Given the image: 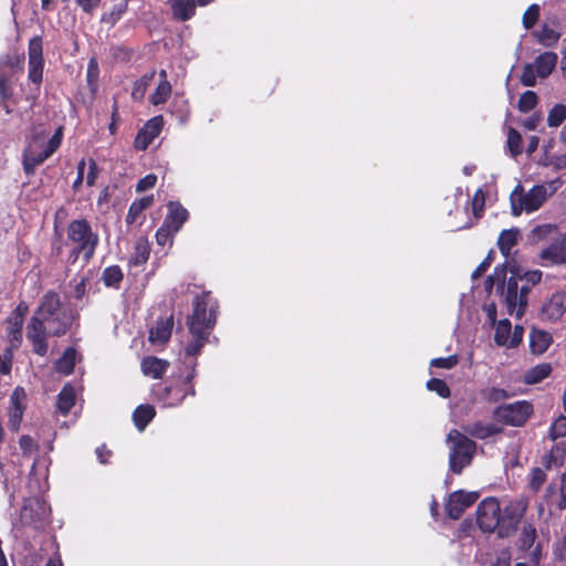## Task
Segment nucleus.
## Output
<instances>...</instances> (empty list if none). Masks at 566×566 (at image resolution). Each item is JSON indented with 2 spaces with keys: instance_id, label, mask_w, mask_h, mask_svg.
<instances>
[{
  "instance_id": "nucleus-25",
  "label": "nucleus",
  "mask_w": 566,
  "mask_h": 566,
  "mask_svg": "<svg viewBox=\"0 0 566 566\" xmlns=\"http://www.w3.org/2000/svg\"><path fill=\"white\" fill-rule=\"evenodd\" d=\"M22 326L23 323H21L20 316L18 317H9L7 319V338L10 343V348H17L21 340H22Z\"/></svg>"
},
{
  "instance_id": "nucleus-55",
  "label": "nucleus",
  "mask_w": 566,
  "mask_h": 566,
  "mask_svg": "<svg viewBox=\"0 0 566 566\" xmlns=\"http://www.w3.org/2000/svg\"><path fill=\"white\" fill-rule=\"evenodd\" d=\"M459 359L455 355L443 358H434L430 361L431 367L451 369L458 364Z\"/></svg>"
},
{
  "instance_id": "nucleus-43",
  "label": "nucleus",
  "mask_w": 566,
  "mask_h": 566,
  "mask_svg": "<svg viewBox=\"0 0 566 566\" xmlns=\"http://www.w3.org/2000/svg\"><path fill=\"white\" fill-rule=\"evenodd\" d=\"M155 73H150V74H147V75H144L139 81H137L133 87V91H132V97L136 101H139L144 97L145 95V92L150 83V81L153 80Z\"/></svg>"
},
{
  "instance_id": "nucleus-28",
  "label": "nucleus",
  "mask_w": 566,
  "mask_h": 566,
  "mask_svg": "<svg viewBox=\"0 0 566 566\" xmlns=\"http://www.w3.org/2000/svg\"><path fill=\"white\" fill-rule=\"evenodd\" d=\"M467 432L478 439H485L500 433L501 428L494 423L484 424L482 422H475L467 428Z\"/></svg>"
},
{
  "instance_id": "nucleus-24",
  "label": "nucleus",
  "mask_w": 566,
  "mask_h": 566,
  "mask_svg": "<svg viewBox=\"0 0 566 566\" xmlns=\"http://www.w3.org/2000/svg\"><path fill=\"white\" fill-rule=\"evenodd\" d=\"M557 54L554 52H544L536 57L534 66L539 77H547L555 69L557 63Z\"/></svg>"
},
{
  "instance_id": "nucleus-57",
  "label": "nucleus",
  "mask_w": 566,
  "mask_h": 566,
  "mask_svg": "<svg viewBox=\"0 0 566 566\" xmlns=\"http://www.w3.org/2000/svg\"><path fill=\"white\" fill-rule=\"evenodd\" d=\"M555 230H556V228L553 224H543V226H537L536 228H534L532 231V234L534 238L539 240V239H543V238L552 234L553 232H555Z\"/></svg>"
},
{
  "instance_id": "nucleus-51",
  "label": "nucleus",
  "mask_w": 566,
  "mask_h": 566,
  "mask_svg": "<svg viewBox=\"0 0 566 566\" xmlns=\"http://www.w3.org/2000/svg\"><path fill=\"white\" fill-rule=\"evenodd\" d=\"M43 61H29V78L35 84L41 83Z\"/></svg>"
},
{
  "instance_id": "nucleus-62",
  "label": "nucleus",
  "mask_w": 566,
  "mask_h": 566,
  "mask_svg": "<svg viewBox=\"0 0 566 566\" xmlns=\"http://www.w3.org/2000/svg\"><path fill=\"white\" fill-rule=\"evenodd\" d=\"M490 260L486 259L484 260L476 269L475 271H473L472 273V279L473 280H476L478 277H480L486 270L490 266Z\"/></svg>"
},
{
  "instance_id": "nucleus-44",
  "label": "nucleus",
  "mask_w": 566,
  "mask_h": 566,
  "mask_svg": "<svg viewBox=\"0 0 566 566\" xmlns=\"http://www.w3.org/2000/svg\"><path fill=\"white\" fill-rule=\"evenodd\" d=\"M150 249L147 241H138L135 247L133 263L135 265L144 264L149 258Z\"/></svg>"
},
{
  "instance_id": "nucleus-1",
  "label": "nucleus",
  "mask_w": 566,
  "mask_h": 566,
  "mask_svg": "<svg viewBox=\"0 0 566 566\" xmlns=\"http://www.w3.org/2000/svg\"><path fill=\"white\" fill-rule=\"evenodd\" d=\"M72 322L73 314L61 304L60 297L54 293L45 294L27 327V336L33 345V350L44 356L48 352L46 338L64 335Z\"/></svg>"
},
{
  "instance_id": "nucleus-2",
  "label": "nucleus",
  "mask_w": 566,
  "mask_h": 566,
  "mask_svg": "<svg viewBox=\"0 0 566 566\" xmlns=\"http://www.w3.org/2000/svg\"><path fill=\"white\" fill-rule=\"evenodd\" d=\"M506 272L503 268H496L494 273L486 280L488 287L494 284H502V295L506 311L511 316L521 318L527 306V294L531 286L537 284L542 279L539 270L528 271L524 274L527 284L518 285L517 279L513 275L504 284Z\"/></svg>"
},
{
  "instance_id": "nucleus-9",
  "label": "nucleus",
  "mask_w": 566,
  "mask_h": 566,
  "mask_svg": "<svg viewBox=\"0 0 566 566\" xmlns=\"http://www.w3.org/2000/svg\"><path fill=\"white\" fill-rule=\"evenodd\" d=\"M527 507L528 500L523 496L509 502L504 507L503 513L501 512V528L499 531L500 537H510L515 533Z\"/></svg>"
},
{
  "instance_id": "nucleus-45",
  "label": "nucleus",
  "mask_w": 566,
  "mask_h": 566,
  "mask_svg": "<svg viewBox=\"0 0 566 566\" xmlns=\"http://www.w3.org/2000/svg\"><path fill=\"white\" fill-rule=\"evenodd\" d=\"M539 18V7L537 4H532L527 8V10L523 14V27L526 30H530L535 25Z\"/></svg>"
},
{
  "instance_id": "nucleus-41",
  "label": "nucleus",
  "mask_w": 566,
  "mask_h": 566,
  "mask_svg": "<svg viewBox=\"0 0 566 566\" xmlns=\"http://www.w3.org/2000/svg\"><path fill=\"white\" fill-rule=\"evenodd\" d=\"M166 394L168 396L167 406L172 407L178 406L187 395L193 396L195 390L192 387H190L187 391H182L181 389L178 388H167Z\"/></svg>"
},
{
  "instance_id": "nucleus-11",
  "label": "nucleus",
  "mask_w": 566,
  "mask_h": 566,
  "mask_svg": "<svg viewBox=\"0 0 566 566\" xmlns=\"http://www.w3.org/2000/svg\"><path fill=\"white\" fill-rule=\"evenodd\" d=\"M478 499L479 493L476 492L455 491L450 494L446 511L451 518L458 520Z\"/></svg>"
},
{
  "instance_id": "nucleus-3",
  "label": "nucleus",
  "mask_w": 566,
  "mask_h": 566,
  "mask_svg": "<svg viewBox=\"0 0 566 566\" xmlns=\"http://www.w3.org/2000/svg\"><path fill=\"white\" fill-rule=\"evenodd\" d=\"M559 185V180L551 181L547 185H535L527 192L523 191L522 186H516L511 193L513 214L520 216L522 212L532 213L538 210L547 198L556 192Z\"/></svg>"
},
{
  "instance_id": "nucleus-32",
  "label": "nucleus",
  "mask_w": 566,
  "mask_h": 566,
  "mask_svg": "<svg viewBox=\"0 0 566 566\" xmlns=\"http://www.w3.org/2000/svg\"><path fill=\"white\" fill-rule=\"evenodd\" d=\"M76 352L74 348H67L62 357L56 360L55 369L64 375H70L75 366Z\"/></svg>"
},
{
  "instance_id": "nucleus-38",
  "label": "nucleus",
  "mask_w": 566,
  "mask_h": 566,
  "mask_svg": "<svg viewBox=\"0 0 566 566\" xmlns=\"http://www.w3.org/2000/svg\"><path fill=\"white\" fill-rule=\"evenodd\" d=\"M506 145L512 157H516L522 154V136L516 129L509 128Z\"/></svg>"
},
{
  "instance_id": "nucleus-14",
  "label": "nucleus",
  "mask_w": 566,
  "mask_h": 566,
  "mask_svg": "<svg viewBox=\"0 0 566 566\" xmlns=\"http://www.w3.org/2000/svg\"><path fill=\"white\" fill-rule=\"evenodd\" d=\"M27 394L22 387H17L10 396L8 426L12 431H18L25 409Z\"/></svg>"
},
{
  "instance_id": "nucleus-52",
  "label": "nucleus",
  "mask_w": 566,
  "mask_h": 566,
  "mask_svg": "<svg viewBox=\"0 0 566 566\" xmlns=\"http://www.w3.org/2000/svg\"><path fill=\"white\" fill-rule=\"evenodd\" d=\"M485 196L482 189H478L472 198V211L475 218H480L484 208Z\"/></svg>"
},
{
  "instance_id": "nucleus-12",
  "label": "nucleus",
  "mask_w": 566,
  "mask_h": 566,
  "mask_svg": "<svg viewBox=\"0 0 566 566\" xmlns=\"http://www.w3.org/2000/svg\"><path fill=\"white\" fill-rule=\"evenodd\" d=\"M523 338V327L516 325L512 332V325L509 319H501L495 327L494 340L499 346L513 348L517 346Z\"/></svg>"
},
{
  "instance_id": "nucleus-37",
  "label": "nucleus",
  "mask_w": 566,
  "mask_h": 566,
  "mask_svg": "<svg viewBox=\"0 0 566 566\" xmlns=\"http://www.w3.org/2000/svg\"><path fill=\"white\" fill-rule=\"evenodd\" d=\"M171 94V85L168 81H160L155 93L150 96L153 105H160L168 101Z\"/></svg>"
},
{
  "instance_id": "nucleus-5",
  "label": "nucleus",
  "mask_w": 566,
  "mask_h": 566,
  "mask_svg": "<svg viewBox=\"0 0 566 566\" xmlns=\"http://www.w3.org/2000/svg\"><path fill=\"white\" fill-rule=\"evenodd\" d=\"M66 232V244L71 247L72 254L75 258L83 255L86 261L90 260L98 244V234L92 230L91 224L84 219L73 220Z\"/></svg>"
},
{
  "instance_id": "nucleus-29",
  "label": "nucleus",
  "mask_w": 566,
  "mask_h": 566,
  "mask_svg": "<svg viewBox=\"0 0 566 566\" xmlns=\"http://www.w3.org/2000/svg\"><path fill=\"white\" fill-rule=\"evenodd\" d=\"M127 7L128 0H116L112 10L109 12H105L102 15L101 21L111 27L115 25L117 21L120 20L123 14L127 11Z\"/></svg>"
},
{
  "instance_id": "nucleus-22",
  "label": "nucleus",
  "mask_w": 566,
  "mask_h": 566,
  "mask_svg": "<svg viewBox=\"0 0 566 566\" xmlns=\"http://www.w3.org/2000/svg\"><path fill=\"white\" fill-rule=\"evenodd\" d=\"M212 329H203L197 327V331L189 329V334L191 336V339L187 344L185 352L188 356H195L200 353L201 348L206 344L209 334Z\"/></svg>"
},
{
  "instance_id": "nucleus-27",
  "label": "nucleus",
  "mask_w": 566,
  "mask_h": 566,
  "mask_svg": "<svg viewBox=\"0 0 566 566\" xmlns=\"http://www.w3.org/2000/svg\"><path fill=\"white\" fill-rule=\"evenodd\" d=\"M533 35L544 46H554L560 39V32L547 24L542 25V28L535 31Z\"/></svg>"
},
{
  "instance_id": "nucleus-48",
  "label": "nucleus",
  "mask_w": 566,
  "mask_h": 566,
  "mask_svg": "<svg viewBox=\"0 0 566 566\" xmlns=\"http://www.w3.org/2000/svg\"><path fill=\"white\" fill-rule=\"evenodd\" d=\"M427 388L431 391L437 392L440 397L447 398L450 396V389L448 385L438 378H432L427 382Z\"/></svg>"
},
{
  "instance_id": "nucleus-58",
  "label": "nucleus",
  "mask_w": 566,
  "mask_h": 566,
  "mask_svg": "<svg viewBox=\"0 0 566 566\" xmlns=\"http://www.w3.org/2000/svg\"><path fill=\"white\" fill-rule=\"evenodd\" d=\"M98 175L97 164L94 159H90L88 161V172L86 176L87 186L92 187L95 185L96 178Z\"/></svg>"
},
{
  "instance_id": "nucleus-18",
  "label": "nucleus",
  "mask_w": 566,
  "mask_h": 566,
  "mask_svg": "<svg viewBox=\"0 0 566 566\" xmlns=\"http://www.w3.org/2000/svg\"><path fill=\"white\" fill-rule=\"evenodd\" d=\"M188 219V211L179 202L168 203V213L164 223L169 227L172 232H178Z\"/></svg>"
},
{
  "instance_id": "nucleus-40",
  "label": "nucleus",
  "mask_w": 566,
  "mask_h": 566,
  "mask_svg": "<svg viewBox=\"0 0 566 566\" xmlns=\"http://www.w3.org/2000/svg\"><path fill=\"white\" fill-rule=\"evenodd\" d=\"M102 280L106 286H116L123 280V273L119 266L113 265L104 270Z\"/></svg>"
},
{
  "instance_id": "nucleus-59",
  "label": "nucleus",
  "mask_w": 566,
  "mask_h": 566,
  "mask_svg": "<svg viewBox=\"0 0 566 566\" xmlns=\"http://www.w3.org/2000/svg\"><path fill=\"white\" fill-rule=\"evenodd\" d=\"M19 444L25 454H30L35 450V443L29 436H22L19 440Z\"/></svg>"
},
{
  "instance_id": "nucleus-34",
  "label": "nucleus",
  "mask_w": 566,
  "mask_h": 566,
  "mask_svg": "<svg viewBox=\"0 0 566 566\" xmlns=\"http://www.w3.org/2000/svg\"><path fill=\"white\" fill-rule=\"evenodd\" d=\"M566 457V446L564 443L555 444L549 453L545 457V465L546 468H557L563 464L564 459Z\"/></svg>"
},
{
  "instance_id": "nucleus-53",
  "label": "nucleus",
  "mask_w": 566,
  "mask_h": 566,
  "mask_svg": "<svg viewBox=\"0 0 566 566\" xmlns=\"http://www.w3.org/2000/svg\"><path fill=\"white\" fill-rule=\"evenodd\" d=\"M176 232H172V230L167 227L165 223L157 230L156 232V241L159 245H166L167 243L171 244L172 242V235Z\"/></svg>"
},
{
  "instance_id": "nucleus-42",
  "label": "nucleus",
  "mask_w": 566,
  "mask_h": 566,
  "mask_svg": "<svg viewBox=\"0 0 566 566\" xmlns=\"http://www.w3.org/2000/svg\"><path fill=\"white\" fill-rule=\"evenodd\" d=\"M537 95L533 91H526L523 93L518 101V109L523 113L532 111L537 104Z\"/></svg>"
},
{
  "instance_id": "nucleus-39",
  "label": "nucleus",
  "mask_w": 566,
  "mask_h": 566,
  "mask_svg": "<svg viewBox=\"0 0 566 566\" xmlns=\"http://www.w3.org/2000/svg\"><path fill=\"white\" fill-rule=\"evenodd\" d=\"M566 118V106L564 104L554 105L547 115L549 127H558Z\"/></svg>"
},
{
  "instance_id": "nucleus-4",
  "label": "nucleus",
  "mask_w": 566,
  "mask_h": 566,
  "mask_svg": "<svg viewBox=\"0 0 566 566\" xmlns=\"http://www.w3.org/2000/svg\"><path fill=\"white\" fill-rule=\"evenodd\" d=\"M46 138L48 133L44 129L34 132L23 153V168L27 174H32L39 165L59 148L62 140L61 128L49 140Z\"/></svg>"
},
{
  "instance_id": "nucleus-36",
  "label": "nucleus",
  "mask_w": 566,
  "mask_h": 566,
  "mask_svg": "<svg viewBox=\"0 0 566 566\" xmlns=\"http://www.w3.org/2000/svg\"><path fill=\"white\" fill-rule=\"evenodd\" d=\"M536 538V530L530 523H524L518 537V545L524 551L532 549Z\"/></svg>"
},
{
  "instance_id": "nucleus-8",
  "label": "nucleus",
  "mask_w": 566,
  "mask_h": 566,
  "mask_svg": "<svg viewBox=\"0 0 566 566\" xmlns=\"http://www.w3.org/2000/svg\"><path fill=\"white\" fill-rule=\"evenodd\" d=\"M533 415V406L525 400L497 407L493 417L497 422L512 427H522Z\"/></svg>"
},
{
  "instance_id": "nucleus-17",
  "label": "nucleus",
  "mask_w": 566,
  "mask_h": 566,
  "mask_svg": "<svg viewBox=\"0 0 566 566\" xmlns=\"http://www.w3.org/2000/svg\"><path fill=\"white\" fill-rule=\"evenodd\" d=\"M539 258L542 261L554 265L566 263V235L555 240L547 248L543 249Z\"/></svg>"
},
{
  "instance_id": "nucleus-31",
  "label": "nucleus",
  "mask_w": 566,
  "mask_h": 566,
  "mask_svg": "<svg viewBox=\"0 0 566 566\" xmlns=\"http://www.w3.org/2000/svg\"><path fill=\"white\" fill-rule=\"evenodd\" d=\"M75 403V390L71 385H65L57 398V408L66 415Z\"/></svg>"
},
{
  "instance_id": "nucleus-23",
  "label": "nucleus",
  "mask_w": 566,
  "mask_h": 566,
  "mask_svg": "<svg viewBox=\"0 0 566 566\" xmlns=\"http://www.w3.org/2000/svg\"><path fill=\"white\" fill-rule=\"evenodd\" d=\"M553 342L552 335L545 331L534 329L530 335V346L533 354L541 355Z\"/></svg>"
},
{
  "instance_id": "nucleus-54",
  "label": "nucleus",
  "mask_w": 566,
  "mask_h": 566,
  "mask_svg": "<svg viewBox=\"0 0 566 566\" xmlns=\"http://www.w3.org/2000/svg\"><path fill=\"white\" fill-rule=\"evenodd\" d=\"M536 75L537 73L534 64H526L521 76V82L525 86H534L536 83Z\"/></svg>"
},
{
  "instance_id": "nucleus-63",
  "label": "nucleus",
  "mask_w": 566,
  "mask_h": 566,
  "mask_svg": "<svg viewBox=\"0 0 566 566\" xmlns=\"http://www.w3.org/2000/svg\"><path fill=\"white\" fill-rule=\"evenodd\" d=\"M28 306L20 303L17 308L13 311L10 317H18L20 316L21 323L24 321V315L27 314Z\"/></svg>"
},
{
  "instance_id": "nucleus-60",
  "label": "nucleus",
  "mask_w": 566,
  "mask_h": 566,
  "mask_svg": "<svg viewBox=\"0 0 566 566\" xmlns=\"http://www.w3.org/2000/svg\"><path fill=\"white\" fill-rule=\"evenodd\" d=\"M83 11L92 13L98 7L101 0H76Z\"/></svg>"
},
{
  "instance_id": "nucleus-61",
  "label": "nucleus",
  "mask_w": 566,
  "mask_h": 566,
  "mask_svg": "<svg viewBox=\"0 0 566 566\" xmlns=\"http://www.w3.org/2000/svg\"><path fill=\"white\" fill-rule=\"evenodd\" d=\"M85 165V159L80 160V163L77 164V177L73 184L74 189H77V187L83 182Z\"/></svg>"
},
{
  "instance_id": "nucleus-35",
  "label": "nucleus",
  "mask_w": 566,
  "mask_h": 566,
  "mask_svg": "<svg viewBox=\"0 0 566 566\" xmlns=\"http://www.w3.org/2000/svg\"><path fill=\"white\" fill-rule=\"evenodd\" d=\"M154 198L153 196L144 197L142 199L135 200L128 210L126 221L127 223H134L137 217L148 207L153 205Z\"/></svg>"
},
{
  "instance_id": "nucleus-13",
  "label": "nucleus",
  "mask_w": 566,
  "mask_h": 566,
  "mask_svg": "<svg viewBox=\"0 0 566 566\" xmlns=\"http://www.w3.org/2000/svg\"><path fill=\"white\" fill-rule=\"evenodd\" d=\"M164 126V117L161 115L150 118L138 132L134 146L136 149L145 150L153 140L160 134Z\"/></svg>"
},
{
  "instance_id": "nucleus-47",
  "label": "nucleus",
  "mask_w": 566,
  "mask_h": 566,
  "mask_svg": "<svg viewBox=\"0 0 566 566\" xmlns=\"http://www.w3.org/2000/svg\"><path fill=\"white\" fill-rule=\"evenodd\" d=\"M549 437L553 440L566 437V416H559L551 426Z\"/></svg>"
},
{
  "instance_id": "nucleus-26",
  "label": "nucleus",
  "mask_w": 566,
  "mask_h": 566,
  "mask_svg": "<svg viewBox=\"0 0 566 566\" xmlns=\"http://www.w3.org/2000/svg\"><path fill=\"white\" fill-rule=\"evenodd\" d=\"M520 232L516 229L503 230L499 238V248L504 256H509L512 248L518 242Z\"/></svg>"
},
{
  "instance_id": "nucleus-30",
  "label": "nucleus",
  "mask_w": 566,
  "mask_h": 566,
  "mask_svg": "<svg viewBox=\"0 0 566 566\" xmlns=\"http://www.w3.org/2000/svg\"><path fill=\"white\" fill-rule=\"evenodd\" d=\"M155 409L149 405L139 406L133 413V420L139 431H143L154 418Z\"/></svg>"
},
{
  "instance_id": "nucleus-20",
  "label": "nucleus",
  "mask_w": 566,
  "mask_h": 566,
  "mask_svg": "<svg viewBox=\"0 0 566 566\" xmlns=\"http://www.w3.org/2000/svg\"><path fill=\"white\" fill-rule=\"evenodd\" d=\"M174 318L169 316L165 319H158L156 325L149 332V340L153 344H165L171 336Z\"/></svg>"
},
{
  "instance_id": "nucleus-33",
  "label": "nucleus",
  "mask_w": 566,
  "mask_h": 566,
  "mask_svg": "<svg viewBox=\"0 0 566 566\" xmlns=\"http://www.w3.org/2000/svg\"><path fill=\"white\" fill-rule=\"evenodd\" d=\"M551 371L552 367L549 364H539L524 374V381L530 385L537 384L546 378Z\"/></svg>"
},
{
  "instance_id": "nucleus-7",
  "label": "nucleus",
  "mask_w": 566,
  "mask_h": 566,
  "mask_svg": "<svg viewBox=\"0 0 566 566\" xmlns=\"http://www.w3.org/2000/svg\"><path fill=\"white\" fill-rule=\"evenodd\" d=\"M192 306V313L187 317L188 329H212L217 319V302L211 294L205 292L196 296Z\"/></svg>"
},
{
  "instance_id": "nucleus-19",
  "label": "nucleus",
  "mask_w": 566,
  "mask_h": 566,
  "mask_svg": "<svg viewBox=\"0 0 566 566\" xmlns=\"http://www.w3.org/2000/svg\"><path fill=\"white\" fill-rule=\"evenodd\" d=\"M172 17L178 21H188L196 14V0H168Z\"/></svg>"
},
{
  "instance_id": "nucleus-6",
  "label": "nucleus",
  "mask_w": 566,
  "mask_h": 566,
  "mask_svg": "<svg viewBox=\"0 0 566 566\" xmlns=\"http://www.w3.org/2000/svg\"><path fill=\"white\" fill-rule=\"evenodd\" d=\"M447 443L450 450L449 464L450 470L457 474L468 467L476 450L474 441L462 434L458 430H451L447 437Z\"/></svg>"
},
{
  "instance_id": "nucleus-49",
  "label": "nucleus",
  "mask_w": 566,
  "mask_h": 566,
  "mask_svg": "<svg viewBox=\"0 0 566 566\" xmlns=\"http://www.w3.org/2000/svg\"><path fill=\"white\" fill-rule=\"evenodd\" d=\"M13 348L7 347L0 354V374L9 375L12 367Z\"/></svg>"
},
{
  "instance_id": "nucleus-21",
  "label": "nucleus",
  "mask_w": 566,
  "mask_h": 566,
  "mask_svg": "<svg viewBox=\"0 0 566 566\" xmlns=\"http://www.w3.org/2000/svg\"><path fill=\"white\" fill-rule=\"evenodd\" d=\"M167 367L168 363L166 360L154 356L145 357L142 360L143 374L154 379L161 378L163 375L166 373Z\"/></svg>"
},
{
  "instance_id": "nucleus-56",
  "label": "nucleus",
  "mask_w": 566,
  "mask_h": 566,
  "mask_svg": "<svg viewBox=\"0 0 566 566\" xmlns=\"http://www.w3.org/2000/svg\"><path fill=\"white\" fill-rule=\"evenodd\" d=\"M156 182H157V176L154 174H149L138 181V184L136 186V190L138 192L146 191V190L155 187Z\"/></svg>"
},
{
  "instance_id": "nucleus-46",
  "label": "nucleus",
  "mask_w": 566,
  "mask_h": 566,
  "mask_svg": "<svg viewBox=\"0 0 566 566\" xmlns=\"http://www.w3.org/2000/svg\"><path fill=\"white\" fill-rule=\"evenodd\" d=\"M546 481V473L541 468H534L530 474L528 485L537 492Z\"/></svg>"
},
{
  "instance_id": "nucleus-10",
  "label": "nucleus",
  "mask_w": 566,
  "mask_h": 566,
  "mask_svg": "<svg viewBox=\"0 0 566 566\" xmlns=\"http://www.w3.org/2000/svg\"><path fill=\"white\" fill-rule=\"evenodd\" d=\"M476 522L483 532H494L501 528V506L495 497L484 499L476 510Z\"/></svg>"
},
{
  "instance_id": "nucleus-50",
  "label": "nucleus",
  "mask_w": 566,
  "mask_h": 566,
  "mask_svg": "<svg viewBox=\"0 0 566 566\" xmlns=\"http://www.w3.org/2000/svg\"><path fill=\"white\" fill-rule=\"evenodd\" d=\"M29 61H43V59H42V40L38 36L30 40Z\"/></svg>"
},
{
  "instance_id": "nucleus-64",
  "label": "nucleus",
  "mask_w": 566,
  "mask_h": 566,
  "mask_svg": "<svg viewBox=\"0 0 566 566\" xmlns=\"http://www.w3.org/2000/svg\"><path fill=\"white\" fill-rule=\"evenodd\" d=\"M538 123H539V117L532 116V117L527 118L526 120H524L523 125L526 129L534 130V129H536Z\"/></svg>"
},
{
  "instance_id": "nucleus-16",
  "label": "nucleus",
  "mask_w": 566,
  "mask_h": 566,
  "mask_svg": "<svg viewBox=\"0 0 566 566\" xmlns=\"http://www.w3.org/2000/svg\"><path fill=\"white\" fill-rule=\"evenodd\" d=\"M544 501L553 511H563L566 509V471L563 473L560 484H549L544 494Z\"/></svg>"
},
{
  "instance_id": "nucleus-15",
  "label": "nucleus",
  "mask_w": 566,
  "mask_h": 566,
  "mask_svg": "<svg viewBox=\"0 0 566 566\" xmlns=\"http://www.w3.org/2000/svg\"><path fill=\"white\" fill-rule=\"evenodd\" d=\"M566 313V292L554 293L542 306L541 317L544 321L557 322Z\"/></svg>"
}]
</instances>
